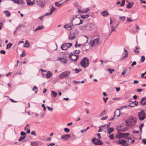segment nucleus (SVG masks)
<instances>
[{
    "mask_svg": "<svg viewBox=\"0 0 146 146\" xmlns=\"http://www.w3.org/2000/svg\"><path fill=\"white\" fill-rule=\"evenodd\" d=\"M89 16V15L88 14L85 15H80V17L82 19H87L88 18Z\"/></svg>",
    "mask_w": 146,
    "mask_h": 146,
    "instance_id": "obj_29",
    "label": "nucleus"
},
{
    "mask_svg": "<svg viewBox=\"0 0 146 146\" xmlns=\"http://www.w3.org/2000/svg\"><path fill=\"white\" fill-rule=\"evenodd\" d=\"M92 141L93 143L96 145H102L103 144V143L99 139L93 138Z\"/></svg>",
    "mask_w": 146,
    "mask_h": 146,
    "instance_id": "obj_9",
    "label": "nucleus"
},
{
    "mask_svg": "<svg viewBox=\"0 0 146 146\" xmlns=\"http://www.w3.org/2000/svg\"><path fill=\"white\" fill-rule=\"evenodd\" d=\"M115 30V28H114L112 26H111V32L110 33V34L113 31H114Z\"/></svg>",
    "mask_w": 146,
    "mask_h": 146,
    "instance_id": "obj_54",
    "label": "nucleus"
},
{
    "mask_svg": "<svg viewBox=\"0 0 146 146\" xmlns=\"http://www.w3.org/2000/svg\"><path fill=\"white\" fill-rule=\"evenodd\" d=\"M32 90L33 91H35V93L36 94L38 92V88H37V87L36 86H35L33 87V88L32 89Z\"/></svg>",
    "mask_w": 146,
    "mask_h": 146,
    "instance_id": "obj_33",
    "label": "nucleus"
},
{
    "mask_svg": "<svg viewBox=\"0 0 146 146\" xmlns=\"http://www.w3.org/2000/svg\"><path fill=\"white\" fill-rule=\"evenodd\" d=\"M144 98V100L143 101V105H145L146 104V98Z\"/></svg>",
    "mask_w": 146,
    "mask_h": 146,
    "instance_id": "obj_62",
    "label": "nucleus"
},
{
    "mask_svg": "<svg viewBox=\"0 0 146 146\" xmlns=\"http://www.w3.org/2000/svg\"><path fill=\"white\" fill-rule=\"evenodd\" d=\"M114 130V128L113 127H110L108 129L107 132L108 134H110Z\"/></svg>",
    "mask_w": 146,
    "mask_h": 146,
    "instance_id": "obj_23",
    "label": "nucleus"
},
{
    "mask_svg": "<svg viewBox=\"0 0 146 146\" xmlns=\"http://www.w3.org/2000/svg\"><path fill=\"white\" fill-rule=\"evenodd\" d=\"M52 73H51L50 71H47V73L46 74V77L47 78H49L52 76Z\"/></svg>",
    "mask_w": 146,
    "mask_h": 146,
    "instance_id": "obj_22",
    "label": "nucleus"
},
{
    "mask_svg": "<svg viewBox=\"0 0 146 146\" xmlns=\"http://www.w3.org/2000/svg\"><path fill=\"white\" fill-rule=\"evenodd\" d=\"M70 73V72L69 71H66L62 73L59 76V78L60 79H62L64 77L68 76L69 74Z\"/></svg>",
    "mask_w": 146,
    "mask_h": 146,
    "instance_id": "obj_8",
    "label": "nucleus"
},
{
    "mask_svg": "<svg viewBox=\"0 0 146 146\" xmlns=\"http://www.w3.org/2000/svg\"><path fill=\"white\" fill-rule=\"evenodd\" d=\"M38 1L39 2V3L40 4H42L43 5L41 7H43L45 5V3L43 1H41V0H38Z\"/></svg>",
    "mask_w": 146,
    "mask_h": 146,
    "instance_id": "obj_35",
    "label": "nucleus"
},
{
    "mask_svg": "<svg viewBox=\"0 0 146 146\" xmlns=\"http://www.w3.org/2000/svg\"><path fill=\"white\" fill-rule=\"evenodd\" d=\"M135 49L134 50V51L136 53L138 54L139 53V51L137 50L138 49V48L137 46L135 47Z\"/></svg>",
    "mask_w": 146,
    "mask_h": 146,
    "instance_id": "obj_44",
    "label": "nucleus"
},
{
    "mask_svg": "<svg viewBox=\"0 0 146 146\" xmlns=\"http://www.w3.org/2000/svg\"><path fill=\"white\" fill-rule=\"evenodd\" d=\"M70 137V135L67 134L65 135L62 136L61 137V139H62L68 140Z\"/></svg>",
    "mask_w": 146,
    "mask_h": 146,
    "instance_id": "obj_16",
    "label": "nucleus"
},
{
    "mask_svg": "<svg viewBox=\"0 0 146 146\" xmlns=\"http://www.w3.org/2000/svg\"><path fill=\"white\" fill-rule=\"evenodd\" d=\"M124 50L125 53H124L125 56L122 58V60L124 59L125 58L127 57L128 56V52L125 49H124Z\"/></svg>",
    "mask_w": 146,
    "mask_h": 146,
    "instance_id": "obj_31",
    "label": "nucleus"
},
{
    "mask_svg": "<svg viewBox=\"0 0 146 146\" xmlns=\"http://www.w3.org/2000/svg\"><path fill=\"white\" fill-rule=\"evenodd\" d=\"M26 2L28 6L33 5L35 4L41 7L43 5L42 4H40L38 0H26Z\"/></svg>",
    "mask_w": 146,
    "mask_h": 146,
    "instance_id": "obj_2",
    "label": "nucleus"
},
{
    "mask_svg": "<svg viewBox=\"0 0 146 146\" xmlns=\"http://www.w3.org/2000/svg\"><path fill=\"white\" fill-rule=\"evenodd\" d=\"M129 135V134L127 133H119L118 135H117L116 136V137L118 138H119L121 137L125 139H126V137L128 136Z\"/></svg>",
    "mask_w": 146,
    "mask_h": 146,
    "instance_id": "obj_11",
    "label": "nucleus"
},
{
    "mask_svg": "<svg viewBox=\"0 0 146 146\" xmlns=\"http://www.w3.org/2000/svg\"><path fill=\"white\" fill-rule=\"evenodd\" d=\"M0 53H1V54H5V53H6V52L4 50H1L0 52Z\"/></svg>",
    "mask_w": 146,
    "mask_h": 146,
    "instance_id": "obj_61",
    "label": "nucleus"
},
{
    "mask_svg": "<svg viewBox=\"0 0 146 146\" xmlns=\"http://www.w3.org/2000/svg\"><path fill=\"white\" fill-rule=\"evenodd\" d=\"M75 38V35L72 33H70L69 37V39L70 40H72L74 39Z\"/></svg>",
    "mask_w": 146,
    "mask_h": 146,
    "instance_id": "obj_24",
    "label": "nucleus"
},
{
    "mask_svg": "<svg viewBox=\"0 0 146 146\" xmlns=\"http://www.w3.org/2000/svg\"><path fill=\"white\" fill-rule=\"evenodd\" d=\"M109 137L110 139L112 140L114 138V136L113 134H111L109 135Z\"/></svg>",
    "mask_w": 146,
    "mask_h": 146,
    "instance_id": "obj_51",
    "label": "nucleus"
},
{
    "mask_svg": "<svg viewBox=\"0 0 146 146\" xmlns=\"http://www.w3.org/2000/svg\"><path fill=\"white\" fill-rule=\"evenodd\" d=\"M87 27V30H92L94 28V24L91 23H88L86 25Z\"/></svg>",
    "mask_w": 146,
    "mask_h": 146,
    "instance_id": "obj_13",
    "label": "nucleus"
},
{
    "mask_svg": "<svg viewBox=\"0 0 146 146\" xmlns=\"http://www.w3.org/2000/svg\"><path fill=\"white\" fill-rule=\"evenodd\" d=\"M41 144V142L40 141H36L32 142L31 143V145L32 146H37Z\"/></svg>",
    "mask_w": 146,
    "mask_h": 146,
    "instance_id": "obj_14",
    "label": "nucleus"
},
{
    "mask_svg": "<svg viewBox=\"0 0 146 146\" xmlns=\"http://www.w3.org/2000/svg\"><path fill=\"white\" fill-rule=\"evenodd\" d=\"M127 141L123 139H121L117 141L116 143L117 144H121L122 146H127L129 144L126 143Z\"/></svg>",
    "mask_w": 146,
    "mask_h": 146,
    "instance_id": "obj_10",
    "label": "nucleus"
},
{
    "mask_svg": "<svg viewBox=\"0 0 146 146\" xmlns=\"http://www.w3.org/2000/svg\"><path fill=\"white\" fill-rule=\"evenodd\" d=\"M44 28V26L43 25H41L37 27L35 30H34V31H37L43 29Z\"/></svg>",
    "mask_w": 146,
    "mask_h": 146,
    "instance_id": "obj_17",
    "label": "nucleus"
},
{
    "mask_svg": "<svg viewBox=\"0 0 146 146\" xmlns=\"http://www.w3.org/2000/svg\"><path fill=\"white\" fill-rule=\"evenodd\" d=\"M26 137L25 136H21L19 139V141H22L23 139H25V138Z\"/></svg>",
    "mask_w": 146,
    "mask_h": 146,
    "instance_id": "obj_39",
    "label": "nucleus"
},
{
    "mask_svg": "<svg viewBox=\"0 0 146 146\" xmlns=\"http://www.w3.org/2000/svg\"><path fill=\"white\" fill-rule=\"evenodd\" d=\"M89 61L88 58L86 57H84L80 62L81 66L84 68L88 67L89 66Z\"/></svg>",
    "mask_w": 146,
    "mask_h": 146,
    "instance_id": "obj_3",
    "label": "nucleus"
},
{
    "mask_svg": "<svg viewBox=\"0 0 146 146\" xmlns=\"http://www.w3.org/2000/svg\"><path fill=\"white\" fill-rule=\"evenodd\" d=\"M24 46L27 48H29L30 47V44L28 41L27 40L25 41V43L24 45Z\"/></svg>",
    "mask_w": 146,
    "mask_h": 146,
    "instance_id": "obj_25",
    "label": "nucleus"
},
{
    "mask_svg": "<svg viewBox=\"0 0 146 146\" xmlns=\"http://www.w3.org/2000/svg\"><path fill=\"white\" fill-rule=\"evenodd\" d=\"M76 21H78V22H79V23H76V25H79L80 24H82L83 23V20H81L79 17H77L76 16Z\"/></svg>",
    "mask_w": 146,
    "mask_h": 146,
    "instance_id": "obj_15",
    "label": "nucleus"
},
{
    "mask_svg": "<svg viewBox=\"0 0 146 146\" xmlns=\"http://www.w3.org/2000/svg\"><path fill=\"white\" fill-rule=\"evenodd\" d=\"M132 103H133L135 105V106H137L138 104V102L136 101H135L134 102H132Z\"/></svg>",
    "mask_w": 146,
    "mask_h": 146,
    "instance_id": "obj_55",
    "label": "nucleus"
},
{
    "mask_svg": "<svg viewBox=\"0 0 146 146\" xmlns=\"http://www.w3.org/2000/svg\"><path fill=\"white\" fill-rule=\"evenodd\" d=\"M120 110L119 109H117L114 112V116L110 119V120H113L115 118H114V117L115 116H116L117 117H119V116L120 114Z\"/></svg>",
    "mask_w": 146,
    "mask_h": 146,
    "instance_id": "obj_12",
    "label": "nucleus"
},
{
    "mask_svg": "<svg viewBox=\"0 0 146 146\" xmlns=\"http://www.w3.org/2000/svg\"><path fill=\"white\" fill-rule=\"evenodd\" d=\"M144 100V98H142L139 102V104L141 105H143V100Z\"/></svg>",
    "mask_w": 146,
    "mask_h": 146,
    "instance_id": "obj_45",
    "label": "nucleus"
},
{
    "mask_svg": "<svg viewBox=\"0 0 146 146\" xmlns=\"http://www.w3.org/2000/svg\"><path fill=\"white\" fill-rule=\"evenodd\" d=\"M29 127H30L29 126V124H27L25 127V131H27L26 132L27 133H30V130L29 129Z\"/></svg>",
    "mask_w": 146,
    "mask_h": 146,
    "instance_id": "obj_19",
    "label": "nucleus"
},
{
    "mask_svg": "<svg viewBox=\"0 0 146 146\" xmlns=\"http://www.w3.org/2000/svg\"><path fill=\"white\" fill-rule=\"evenodd\" d=\"M72 45V43H66L61 45V48L63 50H66L69 48Z\"/></svg>",
    "mask_w": 146,
    "mask_h": 146,
    "instance_id": "obj_6",
    "label": "nucleus"
},
{
    "mask_svg": "<svg viewBox=\"0 0 146 146\" xmlns=\"http://www.w3.org/2000/svg\"><path fill=\"white\" fill-rule=\"evenodd\" d=\"M145 57L144 56H141V61L142 62H143L145 60Z\"/></svg>",
    "mask_w": 146,
    "mask_h": 146,
    "instance_id": "obj_48",
    "label": "nucleus"
},
{
    "mask_svg": "<svg viewBox=\"0 0 146 146\" xmlns=\"http://www.w3.org/2000/svg\"><path fill=\"white\" fill-rule=\"evenodd\" d=\"M100 42V40L99 38H98L91 41L89 43V44L91 46H93L94 45H96Z\"/></svg>",
    "mask_w": 146,
    "mask_h": 146,
    "instance_id": "obj_7",
    "label": "nucleus"
},
{
    "mask_svg": "<svg viewBox=\"0 0 146 146\" xmlns=\"http://www.w3.org/2000/svg\"><path fill=\"white\" fill-rule=\"evenodd\" d=\"M52 13L49 11V12L46 13L44 15V16H49L52 15Z\"/></svg>",
    "mask_w": 146,
    "mask_h": 146,
    "instance_id": "obj_52",
    "label": "nucleus"
},
{
    "mask_svg": "<svg viewBox=\"0 0 146 146\" xmlns=\"http://www.w3.org/2000/svg\"><path fill=\"white\" fill-rule=\"evenodd\" d=\"M47 108H48V110L50 111H52L53 110V108H52L48 106H47Z\"/></svg>",
    "mask_w": 146,
    "mask_h": 146,
    "instance_id": "obj_59",
    "label": "nucleus"
},
{
    "mask_svg": "<svg viewBox=\"0 0 146 146\" xmlns=\"http://www.w3.org/2000/svg\"><path fill=\"white\" fill-rule=\"evenodd\" d=\"M64 27L66 29H68L69 30H70L73 28V25H64Z\"/></svg>",
    "mask_w": 146,
    "mask_h": 146,
    "instance_id": "obj_21",
    "label": "nucleus"
},
{
    "mask_svg": "<svg viewBox=\"0 0 146 146\" xmlns=\"http://www.w3.org/2000/svg\"><path fill=\"white\" fill-rule=\"evenodd\" d=\"M119 18L123 21H124L125 20V16L121 17H119Z\"/></svg>",
    "mask_w": 146,
    "mask_h": 146,
    "instance_id": "obj_53",
    "label": "nucleus"
},
{
    "mask_svg": "<svg viewBox=\"0 0 146 146\" xmlns=\"http://www.w3.org/2000/svg\"><path fill=\"white\" fill-rule=\"evenodd\" d=\"M76 18H73V19H72V20L71 21V22L72 23H73V21L74 20V23H75V24L76 25V23H79V22H78V21H76Z\"/></svg>",
    "mask_w": 146,
    "mask_h": 146,
    "instance_id": "obj_47",
    "label": "nucleus"
},
{
    "mask_svg": "<svg viewBox=\"0 0 146 146\" xmlns=\"http://www.w3.org/2000/svg\"><path fill=\"white\" fill-rule=\"evenodd\" d=\"M133 5V3H129V4L126 6V7L128 9L130 8Z\"/></svg>",
    "mask_w": 146,
    "mask_h": 146,
    "instance_id": "obj_34",
    "label": "nucleus"
},
{
    "mask_svg": "<svg viewBox=\"0 0 146 146\" xmlns=\"http://www.w3.org/2000/svg\"><path fill=\"white\" fill-rule=\"evenodd\" d=\"M132 20L130 19V17H127V21L128 22H131L132 21Z\"/></svg>",
    "mask_w": 146,
    "mask_h": 146,
    "instance_id": "obj_57",
    "label": "nucleus"
},
{
    "mask_svg": "<svg viewBox=\"0 0 146 146\" xmlns=\"http://www.w3.org/2000/svg\"><path fill=\"white\" fill-rule=\"evenodd\" d=\"M144 125V124L143 123H142L141 125L139 127V128L141 132L142 131V128L143 127Z\"/></svg>",
    "mask_w": 146,
    "mask_h": 146,
    "instance_id": "obj_56",
    "label": "nucleus"
},
{
    "mask_svg": "<svg viewBox=\"0 0 146 146\" xmlns=\"http://www.w3.org/2000/svg\"><path fill=\"white\" fill-rule=\"evenodd\" d=\"M137 119L135 117H130L128 121H126V123H128L129 126L131 127L134 126L136 123Z\"/></svg>",
    "mask_w": 146,
    "mask_h": 146,
    "instance_id": "obj_1",
    "label": "nucleus"
},
{
    "mask_svg": "<svg viewBox=\"0 0 146 146\" xmlns=\"http://www.w3.org/2000/svg\"><path fill=\"white\" fill-rule=\"evenodd\" d=\"M14 3L17 4H21L23 3V1L21 0H11Z\"/></svg>",
    "mask_w": 146,
    "mask_h": 146,
    "instance_id": "obj_20",
    "label": "nucleus"
},
{
    "mask_svg": "<svg viewBox=\"0 0 146 146\" xmlns=\"http://www.w3.org/2000/svg\"><path fill=\"white\" fill-rule=\"evenodd\" d=\"M26 133L24 132H21V135L22 136L26 135Z\"/></svg>",
    "mask_w": 146,
    "mask_h": 146,
    "instance_id": "obj_64",
    "label": "nucleus"
},
{
    "mask_svg": "<svg viewBox=\"0 0 146 146\" xmlns=\"http://www.w3.org/2000/svg\"><path fill=\"white\" fill-rule=\"evenodd\" d=\"M58 59L60 60L64 64H65L67 60L64 58H58Z\"/></svg>",
    "mask_w": 146,
    "mask_h": 146,
    "instance_id": "obj_26",
    "label": "nucleus"
},
{
    "mask_svg": "<svg viewBox=\"0 0 146 146\" xmlns=\"http://www.w3.org/2000/svg\"><path fill=\"white\" fill-rule=\"evenodd\" d=\"M119 130V131H126L127 130V129L126 127H123L122 128V129H118Z\"/></svg>",
    "mask_w": 146,
    "mask_h": 146,
    "instance_id": "obj_38",
    "label": "nucleus"
},
{
    "mask_svg": "<svg viewBox=\"0 0 146 146\" xmlns=\"http://www.w3.org/2000/svg\"><path fill=\"white\" fill-rule=\"evenodd\" d=\"M69 58L73 62H76L79 58V56L78 54H74V53H71L69 55Z\"/></svg>",
    "mask_w": 146,
    "mask_h": 146,
    "instance_id": "obj_5",
    "label": "nucleus"
},
{
    "mask_svg": "<svg viewBox=\"0 0 146 146\" xmlns=\"http://www.w3.org/2000/svg\"><path fill=\"white\" fill-rule=\"evenodd\" d=\"M74 31L72 33L75 36L78 35L79 34V31L77 29L74 30Z\"/></svg>",
    "mask_w": 146,
    "mask_h": 146,
    "instance_id": "obj_36",
    "label": "nucleus"
},
{
    "mask_svg": "<svg viewBox=\"0 0 146 146\" xmlns=\"http://www.w3.org/2000/svg\"><path fill=\"white\" fill-rule=\"evenodd\" d=\"M59 2H55L54 4L57 7H59L60 6L61 4L59 3Z\"/></svg>",
    "mask_w": 146,
    "mask_h": 146,
    "instance_id": "obj_41",
    "label": "nucleus"
},
{
    "mask_svg": "<svg viewBox=\"0 0 146 146\" xmlns=\"http://www.w3.org/2000/svg\"><path fill=\"white\" fill-rule=\"evenodd\" d=\"M127 71V68H126L124 71L122 73V75L124 76H125V73H126Z\"/></svg>",
    "mask_w": 146,
    "mask_h": 146,
    "instance_id": "obj_40",
    "label": "nucleus"
},
{
    "mask_svg": "<svg viewBox=\"0 0 146 146\" xmlns=\"http://www.w3.org/2000/svg\"><path fill=\"white\" fill-rule=\"evenodd\" d=\"M138 117L139 119L141 121H142L145 119L146 117V115L145 111L143 110L138 113Z\"/></svg>",
    "mask_w": 146,
    "mask_h": 146,
    "instance_id": "obj_4",
    "label": "nucleus"
},
{
    "mask_svg": "<svg viewBox=\"0 0 146 146\" xmlns=\"http://www.w3.org/2000/svg\"><path fill=\"white\" fill-rule=\"evenodd\" d=\"M57 95V93L53 91H51V96H52L55 98Z\"/></svg>",
    "mask_w": 146,
    "mask_h": 146,
    "instance_id": "obj_28",
    "label": "nucleus"
},
{
    "mask_svg": "<svg viewBox=\"0 0 146 146\" xmlns=\"http://www.w3.org/2000/svg\"><path fill=\"white\" fill-rule=\"evenodd\" d=\"M64 131L66 133H68L69 132L70 130L67 128H65L64 129Z\"/></svg>",
    "mask_w": 146,
    "mask_h": 146,
    "instance_id": "obj_50",
    "label": "nucleus"
},
{
    "mask_svg": "<svg viewBox=\"0 0 146 146\" xmlns=\"http://www.w3.org/2000/svg\"><path fill=\"white\" fill-rule=\"evenodd\" d=\"M106 113V111L105 110H104L102 111L100 115L102 116L104 115H105Z\"/></svg>",
    "mask_w": 146,
    "mask_h": 146,
    "instance_id": "obj_58",
    "label": "nucleus"
},
{
    "mask_svg": "<svg viewBox=\"0 0 146 146\" xmlns=\"http://www.w3.org/2000/svg\"><path fill=\"white\" fill-rule=\"evenodd\" d=\"M80 51L79 50H75L74 52V54H79L80 53Z\"/></svg>",
    "mask_w": 146,
    "mask_h": 146,
    "instance_id": "obj_42",
    "label": "nucleus"
},
{
    "mask_svg": "<svg viewBox=\"0 0 146 146\" xmlns=\"http://www.w3.org/2000/svg\"><path fill=\"white\" fill-rule=\"evenodd\" d=\"M101 13V15L104 17H107L109 15L108 13L106 10L102 12Z\"/></svg>",
    "mask_w": 146,
    "mask_h": 146,
    "instance_id": "obj_18",
    "label": "nucleus"
},
{
    "mask_svg": "<svg viewBox=\"0 0 146 146\" xmlns=\"http://www.w3.org/2000/svg\"><path fill=\"white\" fill-rule=\"evenodd\" d=\"M50 6L51 7L50 8V11L52 14L53 12L56 9V8L54 7L52 5H51Z\"/></svg>",
    "mask_w": 146,
    "mask_h": 146,
    "instance_id": "obj_30",
    "label": "nucleus"
},
{
    "mask_svg": "<svg viewBox=\"0 0 146 146\" xmlns=\"http://www.w3.org/2000/svg\"><path fill=\"white\" fill-rule=\"evenodd\" d=\"M78 12L80 13H84V10H81L80 9L78 10Z\"/></svg>",
    "mask_w": 146,
    "mask_h": 146,
    "instance_id": "obj_63",
    "label": "nucleus"
},
{
    "mask_svg": "<svg viewBox=\"0 0 146 146\" xmlns=\"http://www.w3.org/2000/svg\"><path fill=\"white\" fill-rule=\"evenodd\" d=\"M79 29L80 30L82 31L87 30V27L86 25L82 26L80 27Z\"/></svg>",
    "mask_w": 146,
    "mask_h": 146,
    "instance_id": "obj_27",
    "label": "nucleus"
},
{
    "mask_svg": "<svg viewBox=\"0 0 146 146\" xmlns=\"http://www.w3.org/2000/svg\"><path fill=\"white\" fill-rule=\"evenodd\" d=\"M74 70L76 71V73H79L82 71V70L81 69H79L78 70L77 68L74 69Z\"/></svg>",
    "mask_w": 146,
    "mask_h": 146,
    "instance_id": "obj_43",
    "label": "nucleus"
},
{
    "mask_svg": "<svg viewBox=\"0 0 146 146\" xmlns=\"http://www.w3.org/2000/svg\"><path fill=\"white\" fill-rule=\"evenodd\" d=\"M3 12L5 14L6 16L7 17H9L10 16V13L7 10Z\"/></svg>",
    "mask_w": 146,
    "mask_h": 146,
    "instance_id": "obj_32",
    "label": "nucleus"
},
{
    "mask_svg": "<svg viewBox=\"0 0 146 146\" xmlns=\"http://www.w3.org/2000/svg\"><path fill=\"white\" fill-rule=\"evenodd\" d=\"M108 70L109 71H110V73H111L113 71H114V69H112L110 68L108 69Z\"/></svg>",
    "mask_w": 146,
    "mask_h": 146,
    "instance_id": "obj_60",
    "label": "nucleus"
},
{
    "mask_svg": "<svg viewBox=\"0 0 146 146\" xmlns=\"http://www.w3.org/2000/svg\"><path fill=\"white\" fill-rule=\"evenodd\" d=\"M110 123H108L107 124L104 125H102L101 127H104L106 126L107 127H108L110 126Z\"/></svg>",
    "mask_w": 146,
    "mask_h": 146,
    "instance_id": "obj_49",
    "label": "nucleus"
},
{
    "mask_svg": "<svg viewBox=\"0 0 146 146\" xmlns=\"http://www.w3.org/2000/svg\"><path fill=\"white\" fill-rule=\"evenodd\" d=\"M125 0H122V2L121 4L120 5V6L121 7L123 6L125 4Z\"/></svg>",
    "mask_w": 146,
    "mask_h": 146,
    "instance_id": "obj_46",
    "label": "nucleus"
},
{
    "mask_svg": "<svg viewBox=\"0 0 146 146\" xmlns=\"http://www.w3.org/2000/svg\"><path fill=\"white\" fill-rule=\"evenodd\" d=\"M13 44L11 43H9L7 44L6 49L10 48L12 46Z\"/></svg>",
    "mask_w": 146,
    "mask_h": 146,
    "instance_id": "obj_37",
    "label": "nucleus"
}]
</instances>
